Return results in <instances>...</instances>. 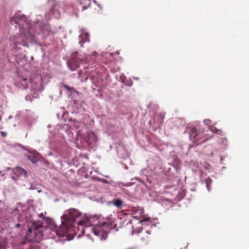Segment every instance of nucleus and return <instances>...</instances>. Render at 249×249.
<instances>
[{
  "mask_svg": "<svg viewBox=\"0 0 249 249\" xmlns=\"http://www.w3.org/2000/svg\"><path fill=\"white\" fill-rule=\"evenodd\" d=\"M82 213L77 209L70 208L65 211L61 217V223L69 228V231L76 224L78 226L84 225L82 220Z\"/></svg>",
  "mask_w": 249,
  "mask_h": 249,
  "instance_id": "nucleus-1",
  "label": "nucleus"
},
{
  "mask_svg": "<svg viewBox=\"0 0 249 249\" xmlns=\"http://www.w3.org/2000/svg\"><path fill=\"white\" fill-rule=\"evenodd\" d=\"M10 41L11 46L16 50L20 49V48L18 47V45L29 48V43L33 42H35L36 44L37 43L35 41L34 36L30 31L11 36Z\"/></svg>",
  "mask_w": 249,
  "mask_h": 249,
  "instance_id": "nucleus-2",
  "label": "nucleus"
},
{
  "mask_svg": "<svg viewBox=\"0 0 249 249\" xmlns=\"http://www.w3.org/2000/svg\"><path fill=\"white\" fill-rule=\"evenodd\" d=\"M40 228H42L41 226L39 227H35L34 224L33 227H29L25 236L26 241L30 243H38L43 236L42 233L38 230V229Z\"/></svg>",
  "mask_w": 249,
  "mask_h": 249,
  "instance_id": "nucleus-3",
  "label": "nucleus"
},
{
  "mask_svg": "<svg viewBox=\"0 0 249 249\" xmlns=\"http://www.w3.org/2000/svg\"><path fill=\"white\" fill-rule=\"evenodd\" d=\"M85 57V54L82 55L77 52H74L71 54V58L67 62V65L71 71H74L82 63L86 61Z\"/></svg>",
  "mask_w": 249,
  "mask_h": 249,
  "instance_id": "nucleus-4",
  "label": "nucleus"
},
{
  "mask_svg": "<svg viewBox=\"0 0 249 249\" xmlns=\"http://www.w3.org/2000/svg\"><path fill=\"white\" fill-rule=\"evenodd\" d=\"M48 227L50 230L53 231H55V233L60 237H63L69 231V228L66 227L64 224L58 227L55 221L53 219H50L48 221Z\"/></svg>",
  "mask_w": 249,
  "mask_h": 249,
  "instance_id": "nucleus-5",
  "label": "nucleus"
},
{
  "mask_svg": "<svg viewBox=\"0 0 249 249\" xmlns=\"http://www.w3.org/2000/svg\"><path fill=\"white\" fill-rule=\"evenodd\" d=\"M142 222L148 223L146 218L135 219L132 218L129 223L131 225L132 234L138 233L141 232L142 229Z\"/></svg>",
  "mask_w": 249,
  "mask_h": 249,
  "instance_id": "nucleus-6",
  "label": "nucleus"
},
{
  "mask_svg": "<svg viewBox=\"0 0 249 249\" xmlns=\"http://www.w3.org/2000/svg\"><path fill=\"white\" fill-rule=\"evenodd\" d=\"M204 130L201 128L197 131L196 128H192L189 132V138L193 142L196 143L204 138Z\"/></svg>",
  "mask_w": 249,
  "mask_h": 249,
  "instance_id": "nucleus-7",
  "label": "nucleus"
},
{
  "mask_svg": "<svg viewBox=\"0 0 249 249\" xmlns=\"http://www.w3.org/2000/svg\"><path fill=\"white\" fill-rule=\"evenodd\" d=\"M105 223L101 222L98 225H95L94 227L91 228V230L92 231L94 235L97 236L107 235V230L105 229L107 227H104Z\"/></svg>",
  "mask_w": 249,
  "mask_h": 249,
  "instance_id": "nucleus-8",
  "label": "nucleus"
},
{
  "mask_svg": "<svg viewBox=\"0 0 249 249\" xmlns=\"http://www.w3.org/2000/svg\"><path fill=\"white\" fill-rule=\"evenodd\" d=\"M58 6L56 5H53V6L50 9L49 11L46 13V18L48 19L53 18L57 19L59 18L60 17V13L58 10Z\"/></svg>",
  "mask_w": 249,
  "mask_h": 249,
  "instance_id": "nucleus-9",
  "label": "nucleus"
},
{
  "mask_svg": "<svg viewBox=\"0 0 249 249\" xmlns=\"http://www.w3.org/2000/svg\"><path fill=\"white\" fill-rule=\"evenodd\" d=\"M79 43L81 44V46H83L84 43L89 42L90 41L89 35L85 29H80V34L79 36Z\"/></svg>",
  "mask_w": 249,
  "mask_h": 249,
  "instance_id": "nucleus-10",
  "label": "nucleus"
},
{
  "mask_svg": "<svg viewBox=\"0 0 249 249\" xmlns=\"http://www.w3.org/2000/svg\"><path fill=\"white\" fill-rule=\"evenodd\" d=\"M132 214L134 215L132 218L142 219L144 217V213L143 209L140 207H134L131 209Z\"/></svg>",
  "mask_w": 249,
  "mask_h": 249,
  "instance_id": "nucleus-11",
  "label": "nucleus"
},
{
  "mask_svg": "<svg viewBox=\"0 0 249 249\" xmlns=\"http://www.w3.org/2000/svg\"><path fill=\"white\" fill-rule=\"evenodd\" d=\"M14 174L17 176V177H23L24 178H27L28 177L27 172L20 167H16L13 170Z\"/></svg>",
  "mask_w": 249,
  "mask_h": 249,
  "instance_id": "nucleus-12",
  "label": "nucleus"
},
{
  "mask_svg": "<svg viewBox=\"0 0 249 249\" xmlns=\"http://www.w3.org/2000/svg\"><path fill=\"white\" fill-rule=\"evenodd\" d=\"M41 31L42 34L44 36H50L53 35V32L51 29V26L49 24H44L41 28Z\"/></svg>",
  "mask_w": 249,
  "mask_h": 249,
  "instance_id": "nucleus-13",
  "label": "nucleus"
},
{
  "mask_svg": "<svg viewBox=\"0 0 249 249\" xmlns=\"http://www.w3.org/2000/svg\"><path fill=\"white\" fill-rule=\"evenodd\" d=\"M107 204H112L117 208L121 209L123 206V201L120 198H114L112 201L108 202Z\"/></svg>",
  "mask_w": 249,
  "mask_h": 249,
  "instance_id": "nucleus-14",
  "label": "nucleus"
},
{
  "mask_svg": "<svg viewBox=\"0 0 249 249\" xmlns=\"http://www.w3.org/2000/svg\"><path fill=\"white\" fill-rule=\"evenodd\" d=\"M97 141V138L93 133H89L88 134V142L89 145H94Z\"/></svg>",
  "mask_w": 249,
  "mask_h": 249,
  "instance_id": "nucleus-15",
  "label": "nucleus"
},
{
  "mask_svg": "<svg viewBox=\"0 0 249 249\" xmlns=\"http://www.w3.org/2000/svg\"><path fill=\"white\" fill-rule=\"evenodd\" d=\"M79 3L82 5V10H84L88 8L90 5V0H77Z\"/></svg>",
  "mask_w": 249,
  "mask_h": 249,
  "instance_id": "nucleus-16",
  "label": "nucleus"
},
{
  "mask_svg": "<svg viewBox=\"0 0 249 249\" xmlns=\"http://www.w3.org/2000/svg\"><path fill=\"white\" fill-rule=\"evenodd\" d=\"M7 244L6 237H0V249H5Z\"/></svg>",
  "mask_w": 249,
  "mask_h": 249,
  "instance_id": "nucleus-17",
  "label": "nucleus"
},
{
  "mask_svg": "<svg viewBox=\"0 0 249 249\" xmlns=\"http://www.w3.org/2000/svg\"><path fill=\"white\" fill-rule=\"evenodd\" d=\"M61 85L65 88V89L68 90L71 93L72 92H77V90L73 87H69V86L64 84L61 83Z\"/></svg>",
  "mask_w": 249,
  "mask_h": 249,
  "instance_id": "nucleus-18",
  "label": "nucleus"
},
{
  "mask_svg": "<svg viewBox=\"0 0 249 249\" xmlns=\"http://www.w3.org/2000/svg\"><path fill=\"white\" fill-rule=\"evenodd\" d=\"M205 182L206 183V187L207 188L208 191L209 192L211 190V184L212 183V180L211 178L209 177L205 178Z\"/></svg>",
  "mask_w": 249,
  "mask_h": 249,
  "instance_id": "nucleus-19",
  "label": "nucleus"
},
{
  "mask_svg": "<svg viewBox=\"0 0 249 249\" xmlns=\"http://www.w3.org/2000/svg\"><path fill=\"white\" fill-rule=\"evenodd\" d=\"M20 82H21V85H22L23 88L25 89L27 87H28L29 81H28V79L24 78H21Z\"/></svg>",
  "mask_w": 249,
  "mask_h": 249,
  "instance_id": "nucleus-20",
  "label": "nucleus"
},
{
  "mask_svg": "<svg viewBox=\"0 0 249 249\" xmlns=\"http://www.w3.org/2000/svg\"><path fill=\"white\" fill-rule=\"evenodd\" d=\"M27 159L28 160L31 161L33 163H36L38 161V160H37V159L36 157H35L34 156H32V155H28L27 156Z\"/></svg>",
  "mask_w": 249,
  "mask_h": 249,
  "instance_id": "nucleus-21",
  "label": "nucleus"
},
{
  "mask_svg": "<svg viewBox=\"0 0 249 249\" xmlns=\"http://www.w3.org/2000/svg\"><path fill=\"white\" fill-rule=\"evenodd\" d=\"M209 128L212 132L215 133L216 134H219V132H221V131L220 130L217 129L216 127H215L212 125H209Z\"/></svg>",
  "mask_w": 249,
  "mask_h": 249,
  "instance_id": "nucleus-22",
  "label": "nucleus"
},
{
  "mask_svg": "<svg viewBox=\"0 0 249 249\" xmlns=\"http://www.w3.org/2000/svg\"><path fill=\"white\" fill-rule=\"evenodd\" d=\"M120 79H121L122 82H124L125 85H128L129 86H132V83L131 82H130V84H129L128 83L125 82V80L126 78L124 76V74H122L120 75Z\"/></svg>",
  "mask_w": 249,
  "mask_h": 249,
  "instance_id": "nucleus-23",
  "label": "nucleus"
},
{
  "mask_svg": "<svg viewBox=\"0 0 249 249\" xmlns=\"http://www.w3.org/2000/svg\"><path fill=\"white\" fill-rule=\"evenodd\" d=\"M141 240L145 243H147L148 241V236L146 235L143 236L141 237Z\"/></svg>",
  "mask_w": 249,
  "mask_h": 249,
  "instance_id": "nucleus-24",
  "label": "nucleus"
},
{
  "mask_svg": "<svg viewBox=\"0 0 249 249\" xmlns=\"http://www.w3.org/2000/svg\"><path fill=\"white\" fill-rule=\"evenodd\" d=\"M212 121L211 120L209 119H205L203 121V123L206 125H209L211 123Z\"/></svg>",
  "mask_w": 249,
  "mask_h": 249,
  "instance_id": "nucleus-25",
  "label": "nucleus"
},
{
  "mask_svg": "<svg viewBox=\"0 0 249 249\" xmlns=\"http://www.w3.org/2000/svg\"><path fill=\"white\" fill-rule=\"evenodd\" d=\"M164 115H162V114H161L160 115H159L158 116V117L160 118L161 119V121L160 122V124H162L163 120L164 119Z\"/></svg>",
  "mask_w": 249,
  "mask_h": 249,
  "instance_id": "nucleus-26",
  "label": "nucleus"
},
{
  "mask_svg": "<svg viewBox=\"0 0 249 249\" xmlns=\"http://www.w3.org/2000/svg\"><path fill=\"white\" fill-rule=\"evenodd\" d=\"M38 217L39 218H42L43 219H45L44 214V213H40L39 214H38Z\"/></svg>",
  "mask_w": 249,
  "mask_h": 249,
  "instance_id": "nucleus-27",
  "label": "nucleus"
},
{
  "mask_svg": "<svg viewBox=\"0 0 249 249\" xmlns=\"http://www.w3.org/2000/svg\"><path fill=\"white\" fill-rule=\"evenodd\" d=\"M18 177H17L16 176H12L11 177V178L14 180V181H16L18 179Z\"/></svg>",
  "mask_w": 249,
  "mask_h": 249,
  "instance_id": "nucleus-28",
  "label": "nucleus"
},
{
  "mask_svg": "<svg viewBox=\"0 0 249 249\" xmlns=\"http://www.w3.org/2000/svg\"><path fill=\"white\" fill-rule=\"evenodd\" d=\"M149 218L148 219H146L148 220L147 223H146V222H142V226L143 225L147 226L149 224Z\"/></svg>",
  "mask_w": 249,
  "mask_h": 249,
  "instance_id": "nucleus-29",
  "label": "nucleus"
},
{
  "mask_svg": "<svg viewBox=\"0 0 249 249\" xmlns=\"http://www.w3.org/2000/svg\"><path fill=\"white\" fill-rule=\"evenodd\" d=\"M21 226V225L19 224H17L15 225V227L16 228H18L19 227H20Z\"/></svg>",
  "mask_w": 249,
  "mask_h": 249,
  "instance_id": "nucleus-30",
  "label": "nucleus"
},
{
  "mask_svg": "<svg viewBox=\"0 0 249 249\" xmlns=\"http://www.w3.org/2000/svg\"><path fill=\"white\" fill-rule=\"evenodd\" d=\"M25 18V16L23 15H22L20 18V19L24 20Z\"/></svg>",
  "mask_w": 249,
  "mask_h": 249,
  "instance_id": "nucleus-31",
  "label": "nucleus"
},
{
  "mask_svg": "<svg viewBox=\"0 0 249 249\" xmlns=\"http://www.w3.org/2000/svg\"><path fill=\"white\" fill-rule=\"evenodd\" d=\"M130 185H131L130 183H127L126 184L124 185L123 186H130Z\"/></svg>",
  "mask_w": 249,
  "mask_h": 249,
  "instance_id": "nucleus-32",
  "label": "nucleus"
},
{
  "mask_svg": "<svg viewBox=\"0 0 249 249\" xmlns=\"http://www.w3.org/2000/svg\"><path fill=\"white\" fill-rule=\"evenodd\" d=\"M97 53H96V52H93L92 53V55H93V56H95V55H97Z\"/></svg>",
  "mask_w": 249,
  "mask_h": 249,
  "instance_id": "nucleus-33",
  "label": "nucleus"
},
{
  "mask_svg": "<svg viewBox=\"0 0 249 249\" xmlns=\"http://www.w3.org/2000/svg\"><path fill=\"white\" fill-rule=\"evenodd\" d=\"M146 232L147 234L150 235L151 234L150 231H146Z\"/></svg>",
  "mask_w": 249,
  "mask_h": 249,
  "instance_id": "nucleus-34",
  "label": "nucleus"
},
{
  "mask_svg": "<svg viewBox=\"0 0 249 249\" xmlns=\"http://www.w3.org/2000/svg\"><path fill=\"white\" fill-rule=\"evenodd\" d=\"M209 138H206L205 139H204L203 141H202V142H205L206 141H207L208 140H209Z\"/></svg>",
  "mask_w": 249,
  "mask_h": 249,
  "instance_id": "nucleus-35",
  "label": "nucleus"
},
{
  "mask_svg": "<svg viewBox=\"0 0 249 249\" xmlns=\"http://www.w3.org/2000/svg\"><path fill=\"white\" fill-rule=\"evenodd\" d=\"M1 134L4 137L6 136V133L5 132H1Z\"/></svg>",
  "mask_w": 249,
  "mask_h": 249,
  "instance_id": "nucleus-36",
  "label": "nucleus"
},
{
  "mask_svg": "<svg viewBox=\"0 0 249 249\" xmlns=\"http://www.w3.org/2000/svg\"><path fill=\"white\" fill-rule=\"evenodd\" d=\"M86 228L87 227H84L83 230V233H85Z\"/></svg>",
  "mask_w": 249,
  "mask_h": 249,
  "instance_id": "nucleus-37",
  "label": "nucleus"
},
{
  "mask_svg": "<svg viewBox=\"0 0 249 249\" xmlns=\"http://www.w3.org/2000/svg\"><path fill=\"white\" fill-rule=\"evenodd\" d=\"M17 63L18 64L20 65V61H18V60L17 59Z\"/></svg>",
  "mask_w": 249,
  "mask_h": 249,
  "instance_id": "nucleus-38",
  "label": "nucleus"
},
{
  "mask_svg": "<svg viewBox=\"0 0 249 249\" xmlns=\"http://www.w3.org/2000/svg\"><path fill=\"white\" fill-rule=\"evenodd\" d=\"M15 23H16V24H18V22L17 21H15Z\"/></svg>",
  "mask_w": 249,
  "mask_h": 249,
  "instance_id": "nucleus-39",
  "label": "nucleus"
},
{
  "mask_svg": "<svg viewBox=\"0 0 249 249\" xmlns=\"http://www.w3.org/2000/svg\"><path fill=\"white\" fill-rule=\"evenodd\" d=\"M136 80H138L139 78H134Z\"/></svg>",
  "mask_w": 249,
  "mask_h": 249,
  "instance_id": "nucleus-40",
  "label": "nucleus"
},
{
  "mask_svg": "<svg viewBox=\"0 0 249 249\" xmlns=\"http://www.w3.org/2000/svg\"><path fill=\"white\" fill-rule=\"evenodd\" d=\"M1 116L0 115V121H1Z\"/></svg>",
  "mask_w": 249,
  "mask_h": 249,
  "instance_id": "nucleus-41",
  "label": "nucleus"
},
{
  "mask_svg": "<svg viewBox=\"0 0 249 249\" xmlns=\"http://www.w3.org/2000/svg\"><path fill=\"white\" fill-rule=\"evenodd\" d=\"M93 2H94V3H96V0H94V1H93Z\"/></svg>",
  "mask_w": 249,
  "mask_h": 249,
  "instance_id": "nucleus-42",
  "label": "nucleus"
}]
</instances>
